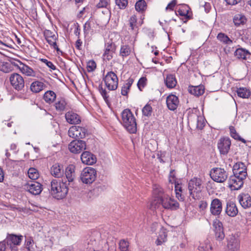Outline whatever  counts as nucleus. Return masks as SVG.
Returning <instances> with one entry per match:
<instances>
[{
  "label": "nucleus",
  "instance_id": "nucleus-1",
  "mask_svg": "<svg viewBox=\"0 0 251 251\" xmlns=\"http://www.w3.org/2000/svg\"><path fill=\"white\" fill-rule=\"evenodd\" d=\"M68 184L66 180L62 179H53L50 182V194L57 200L64 199L68 193Z\"/></svg>",
  "mask_w": 251,
  "mask_h": 251
},
{
  "label": "nucleus",
  "instance_id": "nucleus-2",
  "mask_svg": "<svg viewBox=\"0 0 251 251\" xmlns=\"http://www.w3.org/2000/svg\"><path fill=\"white\" fill-rule=\"evenodd\" d=\"M153 193L154 194H158V202L162 205L164 208L171 210H176L178 209L179 203L168 195H163V190L161 188H154Z\"/></svg>",
  "mask_w": 251,
  "mask_h": 251
},
{
  "label": "nucleus",
  "instance_id": "nucleus-3",
  "mask_svg": "<svg viewBox=\"0 0 251 251\" xmlns=\"http://www.w3.org/2000/svg\"><path fill=\"white\" fill-rule=\"evenodd\" d=\"M124 126L130 133H134L137 131L136 119L129 109H126L121 113Z\"/></svg>",
  "mask_w": 251,
  "mask_h": 251
},
{
  "label": "nucleus",
  "instance_id": "nucleus-4",
  "mask_svg": "<svg viewBox=\"0 0 251 251\" xmlns=\"http://www.w3.org/2000/svg\"><path fill=\"white\" fill-rule=\"evenodd\" d=\"M97 177V171L93 168L87 167L81 172L80 179L83 183L92 184Z\"/></svg>",
  "mask_w": 251,
  "mask_h": 251
},
{
  "label": "nucleus",
  "instance_id": "nucleus-5",
  "mask_svg": "<svg viewBox=\"0 0 251 251\" xmlns=\"http://www.w3.org/2000/svg\"><path fill=\"white\" fill-rule=\"evenodd\" d=\"M202 180L200 178L194 177L191 179L188 183V190L190 195L194 199L198 198V195L201 190Z\"/></svg>",
  "mask_w": 251,
  "mask_h": 251
},
{
  "label": "nucleus",
  "instance_id": "nucleus-6",
  "mask_svg": "<svg viewBox=\"0 0 251 251\" xmlns=\"http://www.w3.org/2000/svg\"><path fill=\"white\" fill-rule=\"evenodd\" d=\"M12 64L17 67L23 74L27 76L39 77V74L38 72L34 71L31 68L23 64L19 60H17L12 63Z\"/></svg>",
  "mask_w": 251,
  "mask_h": 251
},
{
  "label": "nucleus",
  "instance_id": "nucleus-7",
  "mask_svg": "<svg viewBox=\"0 0 251 251\" xmlns=\"http://www.w3.org/2000/svg\"><path fill=\"white\" fill-rule=\"evenodd\" d=\"M104 81L106 87L109 90H115L117 88L118 78L114 72H108L104 78Z\"/></svg>",
  "mask_w": 251,
  "mask_h": 251
},
{
  "label": "nucleus",
  "instance_id": "nucleus-8",
  "mask_svg": "<svg viewBox=\"0 0 251 251\" xmlns=\"http://www.w3.org/2000/svg\"><path fill=\"white\" fill-rule=\"evenodd\" d=\"M9 80L13 87L20 91L25 86V81L23 77L19 74L13 73L10 75Z\"/></svg>",
  "mask_w": 251,
  "mask_h": 251
},
{
  "label": "nucleus",
  "instance_id": "nucleus-9",
  "mask_svg": "<svg viewBox=\"0 0 251 251\" xmlns=\"http://www.w3.org/2000/svg\"><path fill=\"white\" fill-rule=\"evenodd\" d=\"M210 176L214 181L222 183L226 179L227 174L224 169L217 168L211 172Z\"/></svg>",
  "mask_w": 251,
  "mask_h": 251
},
{
  "label": "nucleus",
  "instance_id": "nucleus-10",
  "mask_svg": "<svg viewBox=\"0 0 251 251\" xmlns=\"http://www.w3.org/2000/svg\"><path fill=\"white\" fill-rule=\"evenodd\" d=\"M86 130L79 126H72L68 130V135L73 138H83L85 137Z\"/></svg>",
  "mask_w": 251,
  "mask_h": 251
},
{
  "label": "nucleus",
  "instance_id": "nucleus-11",
  "mask_svg": "<svg viewBox=\"0 0 251 251\" xmlns=\"http://www.w3.org/2000/svg\"><path fill=\"white\" fill-rule=\"evenodd\" d=\"M227 249L240 250V241L238 235L237 234H231L226 237Z\"/></svg>",
  "mask_w": 251,
  "mask_h": 251
},
{
  "label": "nucleus",
  "instance_id": "nucleus-12",
  "mask_svg": "<svg viewBox=\"0 0 251 251\" xmlns=\"http://www.w3.org/2000/svg\"><path fill=\"white\" fill-rule=\"evenodd\" d=\"M44 36L47 42L51 47L56 50L57 51H60V50L56 44V40L58 38V35L57 33L52 32L50 30H46L44 31Z\"/></svg>",
  "mask_w": 251,
  "mask_h": 251
},
{
  "label": "nucleus",
  "instance_id": "nucleus-13",
  "mask_svg": "<svg viewBox=\"0 0 251 251\" xmlns=\"http://www.w3.org/2000/svg\"><path fill=\"white\" fill-rule=\"evenodd\" d=\"M231 146V141L228 137L220 139L218 143V148L221 154L226 155L228 153Z\"/></svg>",
  "mask_w": 251,
  "mask_h": 251
},
{
  "label": "nucleus",
  "instance_id": "nucleus-14",
  "mask_svg": "<svg viewBox=\"0 0 251 251\" xmlns=\"http://www.w3.org/2000/svg\"><path fill=\"white\" fill-rule=\"evenodd\" d=\"M69 149L73 153H80L86 149V143L82 140H74L69 144Z\"/></svg>",
  "mask_w": 251,
  "mask_h": 251
},
{
  "label": "nucleus",
  "instance_id": "nucleus-15",
  "mask_svg": "<svg viewBox=\"0 0 251 251\" xmlns=\"http://www.w3.org/2000/svg\"><path fill=\"white\" fill-rule=\"evenodd\" d=\"M246 170V167L244 163L242 162L237 163L233 166V175L244 180L247 176Z\"/></svg>",
  "mask_w": 251,
  "mask_h": 251
},
{
  "label": "nucleus",
  "instance_id": "nucleus-16",
  "mask_svg": "<svg viewBox=\"0 0 251 251\" xmlns=\"http://www.w3.org/2000/svg\"><path fill=\"white\" fill-rule=\"evenodd\" d=\"M213 226L214 227L215 237L216 240L219 241H222L225 237L222 223L219 220H216L213 222Z\"/></svg>",
  "mask_w": 251,
  "mask_h": 251
},
{
  "label": "nucleus",
  "instance_id": "nucleus-17",
  "mask_svg": "<svg viewBox=\"0 0 251 251\" xmlns=\"http://www.w3.org/2000/svg\"><path fill=\"white\" fill-rule=\"evenodd\" d=\"M244 179L233 175L230 176L228 180V186L232 190L240 189L243 185Z\"/></svg>",
  "mask_w": 251,
  "mask_h": 251
},
{
  "label": "nucleus",
  "instance_id": "nucleus-18",
  "mask_svg": "<svg viewBox=\"0 0 251 251\" xmlns=\"http://www.w3.org/2000/svg\"><path fill=\"white\" fill-rule=\"evenodd\" d=\"M116 50V46L113 42H108L105 44V50L103 54L104 59L111 60Z\"/></svg>",
  "mask_w": 251,
  "mask_h": 251
},
{
  "label": "nucleus",
  "instance_id": "nucleus-19",
  "mask_svg": "<svg viewBox=\"0 0 251 251\" xmlns=\"http://www.w3.org/2000/svg\"><path fill=\"white\" fill-rule=\"evenodd\" d=\"M179 103L178 98L175 95L170 94L166 98L167 106L170 110L174 111L176 109Z\"/></svg>",
  "mask_w": 251,
  "mask_h": 251
},
{
  "label": "nucleus",
  "instance_id": "nucleus-20",
  "mask_svg": "<svg viewBox=\"0 0 251 251\" xmlns=\"http://www.w3.org/2000/svg\"><path fill=\"white\" fill-rule=\"evenodd\" d=\"M81 160L83 164L92 165L97 161V158L95 155L89 151H84L81 154Z\"/></svg>",
  "mask_w": 251,
  "mask_h": 251
},
{
  "label": "nucleus",
  "instance_id": "nucleus-21",
  "mask_svg": "<svg viewBox=\"0 0 251 251\" xmlns=\"http://www.w3.org/2000/svg\"><path fill=\"white\" fill-rule=\"evenodd\" d=\"M26 189L29 193L35 195H39L42 190V185L37 181L28 183L26 186Z\"/></svg>",
  "mask_w": 251,
  "mask_h": 251
},
{
  "label": "nucleus",
  "instance_id": "nucleus-22",
  "mask_svg": "<svg viewBox=\"0 0 251 251\" xmlns=\"http://www.w3.org/2000/svg\"><path fill=\"white\" fill-rule=\"evenodd\" d=\"M222 210L221 201L218 199L212 200L210 205V212L214 215H219Z\"/></svg>",
  "mask_w": 251,
  "mask_h": 251
},
{
  "label": "nucleus",
  "instance_id": "nucleus-23",
  "mask_svg": "<svg viewBox=\"0 0 251 251\" xmlns=\"http://www.w3.org/2000/svg\"><path fill=\"white\" fill-rule=\"evenodd\" d=\"M238 199L240 204L244 208L251 207V197L249 194H241L238 196Z\"/></svg>",
  "mask_w": 251,
  "mask_h": 251
},
{
  "label": "nucleus",
  "instance_id": "nucleus-24",
  "mask_svg": "<svg viewBox=\"0 0 251 251\" xmlns=\"http://www.w3.org/2000/svg\"><path fill=\"white\" fill-rule=\"evenodd\" d=\"M65 119L68 123L72 125L78 124L81 122L79 116L72 111L66 113Z\"/></svg>",
  "mask_w": 251,
  "mask_h": 251
},
{
  "label": "nucleus",
  "instance_id": "nucleus-25",
  "mask_svg": "<svg viewBox=\"0 0 251 251\" xmlns=\"http://www.w3.org/2000/svg\"><path fill=\"white\" fill-rule=\"evenodd\" d=\"M234 55L238 59L247 60L250 58L251 53L248 50L240 48L236 50Z\"/></svg>",
  "mask_w": 251,
  "mask_h": 251
},
{
  "label": "nucleus",
  "instance_id": "nucleus-26",
  "mask_svg": "<svg viewBox=\"0 0 251 251\" xmlns=\"http://www.w3.org/2000/svg\"><path fill=\"white\" fill-rule=\"evenodd\" d=\"M63 166L59 164H55L50 168V173L55 177H60L63 174Z\"/></svg>",
  "mask_w": 251,
  "mask_h": 251
},
{
  "label": "nucleus",
  "instance_id": "nucleus-27",
  "mask_svg": "<svg viewBox=\"0 0 251 251\" xmlns=\"http://www.w3.org/2000/svg\"><path fill=\"white\" fill-rule=\"evenodd\" d=\"M75 166L72 164L69 165L66 168L65 175L68 182H72L74 180L75 176Z\"/></svg>",
  "mask_w": 251,
  "mask_h": 251
},
{
  "label": "nucleus",
  "instance_id": "nucleus-28",
  "mask_svg": "<svg viewBox=\"0 0 251 251\" xmlns=\"http://www.w3.org/2000/svg\"><path fill=\"white\" fill-rule=\"evenodd\" d=\"M188 91L191 94L199 97L203 94L204 87L203 85L191 86L189 87Z\"/></svg>",
  "mask_w": 251,
  "mask_h": 251
},
{
  "label": "nucleus",
  "instance_id": "nucleus-29",
  "mask_svg": "<svg viewBox=\"0 0 251 251\" xmlns=\"http://www.w3.org/2000/svg\"><path fill=\"white\" fill-rule=\"evenodd\" d=\"M45 87L46 85L43 82L35 81L31 83L30 90L32 92L37 93L44 90Z\"/></svg>",
  "mask_w": 251,
  "mask_h": 251
},
{
  "label": "nucleus",
  "instance_id": "nucleus-30",
  "mask_svg": "<svg viewBox=\"0 0 251 251\" xmlns=\"http://www.w3.org/2000/svg\"><path fill=\"white\" fill-rule=\"evenodd\" d=\"M226 213L230 217H234L238 213V209L236 204L233 202H228L227 203Z\"/></svg>",
  "mask_w": 251,
  "mask_h": 251
},
{
  "label": "nucleus",
  "instance_id": "nucleus-31",
  "mask_svg": "<svg viewBox=\"0 0 251 251\" xmlns=\"http://www.w3.org/2000/svg\"><path fill=\"white\" fill-rule=\"evenodd\" d=\"M56 97V94L53 91L49 90L45 93L43 99L46 103L50 104L54 102Z\"/></svg>",
  "mask_w": 251,
  "mask_h": 251
},
{
  "label": "nucleus",
  "instance_id": "nucleus-32",
  "mask_svg": "<svg viewBox=\"0 0 251 251\" xmlns=\"http://www.w3.org/2000/svg\"><path fill=\"white\" fill-rule=\"evenodd\" d=\"M165 82L166 86L170 89L174 88L177 83L176 78L173 75H167Z\"/></svg>",
  "mask_w": 251,
  "mask_h": 251
},
{
  "label": "nucleus",
  "instance_id": "nucleus-33",
  "mask_svg": "<svg viewBox=\"0 0 251 251\" xmlns=\"http://www.w3.org/2000/svg\"><path fill=\"white\" fill-rule=\"evenodd\" d=\"M22 236H18L15 235H10L6 239V242L7 244L11 243L15 245H19L22 241Z\"/></svg>",
  "mask_w": 251,
  "mask_h": 251
},
{
  "label": "nucleus",
  "instance_id": "nucleus-34",
  "mask_svg": "<svg viewBox=\"0 0 251 251\" xmlns=\"http://www.w3.org/2000/svg\"><path fill=\"white\" fill-rule=\"evenodd\" d=\"M167 231L165 229H161L160 231L159 234L155 241V243L157 246L161 245L162 244L166 242L167 240Z\"/></svg>",
  "mask_w": 251,
  "mask_h": 251
},
{
  "label": "nucleus",
  "instance_id": "nucleus-35",
  "mask_svg": "<svg viewBox=\"0 0 251 251\" xmlns=\"http://www.w3.org/2000/svg\"><path fill=\"white\" fill-rule=\"evenodd\" d=\"M134 80L132 78H129L127 80L126 82L122 87L121 94L123 96H126L128 94L129 90L131 86L132 85Z\"/></svg>",
  "mask_w": 251,
  "mask_h": 251
},
{
  "label": "nucleus",
  "instance_id": "nucleus-36",
  "mask_svg": "<svg viewBox=\"0 0 251 251\" xmlns=\"http://www.w3.org/2000/svg\"><path fill=\"white\" fill-rule=\"evenodd\" d=\"M132 51L131 47L128 45H122L121 47L120 55L122 57L128 56Z\"/></svg>",
  "mask_w": 251,
  "mask_h": 251
},
{
  "label": "nucleus",
  "instance_id": "nucleus-37",
  "mask_svg": "<svg viewBox=\"0 0 251 251\" xmlns=\"http://www.w3.org/2000/svg\"><path fill=\"white\" fill-rule=\"evenodd\" d=\"M200 251H209L212 250L211 246L209 244V241L206 240L203 242H201L198 247Z\"/></svg>",
  "mask_w": 251,
  "mask_h": 251
},
{
  "label": "nucleus",
  "instance_id": "nucleus-38",
  "mask_svg": "<svg viewBox=\"0 0 251 251\" xmlns=\"http://www.w3.org/2000/svg\"><path fill=\"white\" fill-rule=\"evenodd\" d=\"M237 95L242 98H248L251 95L250 91L246 88L240 87L237 90Z\"/></svg>",
  "mask_w": 251,
  "mask_h": 251
},
{
  "label": "nucleus",
  "instance_id": "nucleus-39",
  "mask_svg": "<svg viewBox=\"0 0 251 251\" xmlns=\"http://www.w3.org/2000/svg\"><path fill=\"white\" fill-rule=\"evenodd\" d=\"M67 105V103L65 100L61 98L58 99L57 101L55 103V107L57 110L59 111H62L65 109Z\"/></svg>",
  "mask_w": 251,
  "mask_h": 251
},
{
  "label": "nucleus",
  "instance_id": "nucleus-40",
  "mask_svg": "<svg viewBox=\"0 0 251 251\" xmlns=\"http://www.w3.org/2000/svg\"><path fill=\"white\" fill-rule=\"evenodd\" d=\"M246 22V17L241 14L236 15L233 18V22L235 25L239 26L241 25H243Z\"/></svg>",
  "mask_w": 251,
  "mask_h": 251
},
{
  "label": "nucleus",
  "instance_id": "nucleus-41",
  "mask_svg": "<svg viewBox=\"0 0 251 251\" xmlns=\"http://www.w3.org/2000/svg\"><path fill=\"white\" fill-rule=\"evenodd\" d=\"M128 23L131 30L134 31L136 33L138 30L136 16L134 15H132L129 19Z\"/></svg>",
  "mask_w": 251,
  "mask_h": 251
},
{
  "label": "nucleus",
  "instance_id": "nucleus-42",
  "mask_svg": "<svg viewBox=\"0 0 251 251\" xmlns=\"http://www.w3.org/2000/svg\"><path fill=\"white\" fill-rule=\"evenodd\" d=\"M217 39L221 42L225 44H231L232 43V41L225 34L223 33H220L218 34Z\"/></svg>",
  "mask_w": 251,
  "mask_h": 251
},
{
  "label": "nucleus",
  "instance_id": "nucleus-43",
  "mask_svg": "<svg viewBox=\"0 0 251 251\" xmlns=\"http://www.w3.org/2000/svg\"><path fill=\"white\" fill-rule=\"evenodd\" d=\"M28 176L30 179L35 180L39 177V174L36 169L30 168L28 171Z\"/></svg>",
  "mask_w": 251,
  "mask_h": 251
},
{
  "label": "nucleus",
  "instance_id": "nucleus-44",
  "mask_svg": "<svg viewBox=\"0 0 251 251\" xmlns=\"http://www.w3.org/2000/svg\"><path fill=\"white\" fill-rule=\"evenodd\" d=\"M230 132V135L234 139L236 140H238L239 141H241L243 143H245V140L242 138L236 132L235 129L233 126H230L229 127Z\"/></svg>",
  "mask_w": 251,
  "mask_h": 251
},
{
  "label": "nucleus",
  "instance_id": "nucleus-45",
  "mask_svg": "<svg viewBox=\"0 0 251 251\" xmlns=\"http://www.w3.org/2000/svg\"><path fill=\"white\" fill-rule=\"evenodd\" d=\"M146 6V2L144 0H139L135 4V9L137 11L140 12L144 11Z\"/></svg>",
  "mask_w": 251,
  "mask_h": 251
},
{
  "label": "nucleus",
  "instance_id": "nucleus-46",
  "mask_svg": "<svg viewBox=\"0 0 251 251\" xmlns=\"http://www.w3.org/2000/svg\"><path fill=\"white\" fill-rule=\"evenodd\" d=\"M119 249L121 251H127L129 248V243L125 239L121 240L119 244Z\"/></svg>",
  "mask_w": 251,
  "mask_h": 251
},
{
  "label": "nucleus",
  "instance_id": "nucleus-47",
  "mask_svg": "<svg viewBox=\"0 0 251 251\" xmlns=\"http://www.w3.org/2000/svg\"><path fill=\"white\" fill-rule=\"evenodd\" d=\"M0 71L8 73L11 71L9 64L8 63L0 62Z\"/></svg>",
  "mask_w": 251,
  "mask_h": 251
},
{
  "label": "nucleus",
  "instance_id": "nucleus-48",
  "mask_svg": "<svg viewBox=\"0 0 251 251\" xmlns=\"http://www.w3.org/2000/svg\"><path fill=\"white\" fill-rule=\"evenodd\" d=\"M115 1L116 5L121 9H125L128 4L127 0H115Z\"/></svg>",
  "mask_w": 251,
  "mask_h": 251
},
{
  "label": "nucleus",
  "instance_id": "nucleus-49",
  "mask_svg": "<svg viewBox=\"0 0 251 251\" xmlns=\"http://www.w3.org/2000/svg\"><path fill=\"white\" fill-rule=\"evenodd\" d=\"M152 107L149 104H146L142 109L143 114L146 116H149L151 115Z\"/></svg>",
  "mask_w": 251,
  "mask_h": 251
},
{
  "label": "nucleus",
  "instance_id": "nucleus-50",
  "mask_svg": "<svg viewBox=\"0 0 251 251\" xmlns=\"http://www.w3.org/2000/svg\"><path fill=\"white\" fill-rule=\"evenodd\" d=\"M99 2L97 4L96 6L99 8L106 7L110 5V0H99Z\"/></svg>",
  "mask_w": 251,
  "mask_h": 251
},
{
  "label": "nucleus",
  "instance_id": "nucleus-51",
  "mask_svg": "<svg viewBox=\"0 0 251 251\" xmlns=\"http://www.w3.org/2000/svg\"><path fill=\"white\" fill-rule=\"evenodd\" d=\"M96 68V64L94 60H90L87 62V69L88 72H91L95 70Z\"/></svg>",
  "mask_w": 251,
  "mask_h": 251
},
{
  "label": "nucleus",
  "instance_id": "nucleus-52",
  "mask_svg": "<svg viewBox=\"0 0 251 251\" xmlns=\"http://www.w3.org/2000/svg\"><path fill=\"white\" fill-rule=\"evenodd\" d=\"M147 78L145 77H141L138 81L137 83V86L140 91H142V89L146 85Z\"/></svg>",
  "mask_w": 251,
  "mask_h": 251
},
{
  "label": "nucleus",
  "instance_id": "nucleus-53",
  "mask_svg": "<svg viewBox=\"0 0 251 251\" xmlns=\"http://www.w3.org/2000/svg\"><path fill=\"white\" fill-rule=\"evenodd\" d=\"M33 241L30 239H28L26 242V248L29 251L33 249Z\"/></svg>",
  "mask_w": 251,
  "mask_h": 251
},
{
  "label": "nucleus",
  "instance_id": "nucleus-54",
  "mask_svg": "<svg viewBox=\"0 0 251 251\" xmlns=\"http://www.w3.org/2000/svg\"><path fill=\"white\" fill-rule=\"evenodd\" d=\"M43 62L45 63L52 70H54L56 69L55 66L53 64V63L48 61L46 59H42L41 60Z\"/></svg>",
  "mask_w": 251,
  "mask_h": 251
},
{
  "label": "nucleus",
  "instance_id": "nucleus-55",
  "mask_svg": "<svg viewBox=\"0 0 251 251\" xmlns=\"http://www.w3.org/2000/svg\"><path fill=\"white\" fill-rule=\"evenodd\" d=\"M99 90L100 92V93L104 100H107L108 98V96L107 95L106 91L105 89H103L102 86L100 87Z\"/></svg>",
  "mask_w": 251,
  "mask_h": 251
},
{
  "label": "nucleus",
  "instance_id": "nucleus-56",
  "mask_svg": "<svg viewBox=\"0 0 251 251\" xmlns=\"http://www.w3.org/2000/svg\"><path fill=\"white\" fill-rule=\"evenodd\" d=\"M176 4V0H173L171 2H170L167 6L166 8V10H173L174 9V7L175 6V5Z\"/></svg>",
  "mask_w": 251,
  "mask_h": 251
},
{
  "label": "nucleus",
  "instance_id": "nucleus-57",
  "mask_svg": "<svg viewBox=\"0 0 251 251\" xmlns=\"http://www.w3.org/2000/svg\"><path fill=\"white\" fill-rule=\"evenodd\" d=\"M196 116L197 119V127L200 129H201L204 126L203 123L201 122V120H202V118L201 117Z\"/></svg>",
  "mask_w": 251,
  "mask_h": 251
},
{
  "label": "nucleus",
  "instance_id": "nucleus-58",
  "mask_svg": "<svg viewBox=\"0 0 251 251\" xmlns=\"http://www.w3.org/2000/svg\"><path fill=\"white\" fill-rule=\"evenodd\" d=\"M207 206H208L207 202L205 201H201L200 202V203L199 205V207L201 210H203L207 207Z\"/></svg>",
  "mask_w": 251,
  "mask_h": 251
},
{
  "label": "nucleus",
  "instance_id": "nucleus-59",
  "mask_svg": "<svg viewBox=\"0 0 251 251\" xmlns=\"http://www.w3.org/2000/svg\"><path fill=\"white\" fill-rule=\"evenodd\" d=\"M228 5H234L240 2L241 0H225Z\"/></svg>",
  "mask_w": 251,
  "mask_h": 251
},
{
  "label": "nucleus",
  "instance_id": "nucleus-60",
  "mask_svg": "<svg viewBox=\"0 0 251 251\" xmlns=\"http://www.w3.org/2000/svg\"><path fill=\"white\" fill-rule=\"evenodd\" d=\"M175 183V190L176 192H182V187L181 185L178 183H176V181L174 182Z\"/></svg>",
  "mask_w": 251,
  "mask_h": 251
},
{
  "label": "nucleus",
  "instance_id": "nucleus-61",
  "mask_svg": "<svg viewBox=\"0 0 251 251\" xmlns=\"http://www.w3.org/2000/svg\"><path fill=\"white\" fill-rule=\"evenodd\" d=\"M6 240L0 242V251H5L6 249Z\"/></svg>",
  "mask_w": 251,
  "mask_h": 251
},
{
  "label": "nucleus",
  "instance_id": "nucleus-62",
  "mask_svg": "<svg viewBox=\"0 0 251 251\" xmlns=\"http://www.w3.org/2000/svg\"><path fill=\"white\" fill-rule=\"evenodd\" d=\"M182 192H176V197L180 201H183L184 200V197L181 194Z\"/></svg>",
  "mask_w": 251,
  "mask_h": 251
},
{
  "label": "nucleus",
  "instance_id": "nucleus-63",
  "mask_svg": "<svg viewBox=\"0 0 251 251\" xmlns=\"http://www.w3.org/2000/svg\"><path fill=\"white\" fill-rule=\"evenodd\" d=\"M169 181L173 184L175 182H176L175 177L174 174V171H172L170 172V177H169Z\"/></svg>",
  "mask_w": 251,
  "mask_h": 251
},
{
  "label": "nucleus",
  "instance_id": "nucleus-64",
  "mask_svg": "<svg viewBox=\"0 0 251 251\" xmlns=\"http://www.w3.org/2000/svg\"><path fill=\"white\" fill-rule=\"evenodd\" d=\"M81 44H82V42L80 41V40L79 39H77L75 43L76 48L78 50H80Z\"/></svg>",
  "mask_w": 251,
  "mask_h": 251
}]
</instances>
